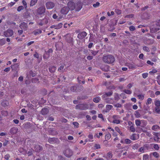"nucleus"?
Here are the masks:
<instances>
[{
  "mask_svg": "<svg viewBox=\"0 0 160 160\" xmlns=\"http://www.w3.org/2000/svg\"><path fill=\"white\" fill-rule=\"evenodd\" d=\"M102 60L104 62L108 64L112 63L115 60L114 56L111 55H104L103 57Z\"/></svg>",
  "mask_w": 160,
  "mask_h": 160,
  "instance_id": "obj_1",
  "label": "nucleus"
},
{
  "mask_svg": "<svg viewBox=\"0 0 160 160\" xmlns=\"http://www.w3.org/2000/svg\"><path fill=\"white\" fill-rule=\"evenodd\" d=\"M150 32L151 33L155 32L160 29L159 28L156 24L155 22H153L150 24Z\"/></svg>",
  "mask_w": 160,
  "mask_h": 160,
  "instance_id": "obj_2",
  "label": "nucleus"
},
{
  "mask_svg": "<svg viewBox=\"0 0 160 160\" xmlns=\"http://www.w3.org/2000/svg\"><path fill=\"white\" fill-rule=\"evenodd\" d=\"M63 153L66 157L70 158L73 155V152L69 148H67L63 150Z\"/></svg>",
  "mask_w": 160,
  "mask_h": 160,
  "instance_id": "obj_3",
  "label": "nucleus"
},
{
  "mask_svg": "<svg viewBox=\"0 0 160 160\" xmlns=\"http://www.w3.org/2000/svg\"><path fill=\"white\" fill-rule=\"evenodd\" d=\"M89 105L87 103H82L77 105L75 107L76 109L85 110L88 108Z\"/></svg>",
  "mask_w": 160,
  "mask_h": 160,
  "instance_id": "obj_4",
  "label": "nucleus"
},
{
  "mask_svg": "<svg viewBox=\"0 0 160 160\" xmlns=\"http://www.w3.org/2000/svg\"><path fill=\"white\" fill-rule=\"evenodd\" d=\"M46 8L44 6L39 7L36 10V13L38 15H43L45 13Z\"/></svg>",
  "mask_w": 160,
  "mask_h": 160,
  "instance_id": "obj_5",
  "label": "nucleus"
},
{
  "mask_svg": "<svg viewBox=\"0 0 160 160\" xmlns=\"http://www.w3.org/2000/svg\"><path fill=\"white\" fill-rule=\"evenodd\" d=\"M120 117L118 115H114L112 116L113 121L112 122L117 124L120 123Z\"/></svg>",
  "mask_w": 160,
  "mask_h": 160,
  "instance_id": "obj_6",
  "label": "nucleus"
},
{
  "mask_svg": "<svg viewBox=\"0 0 160 160\" xmlns=\"http://www.w3.org/2000/svg\"><path fill=\"white\" fill-rule=\"evenodd\" d=\"M66 41L69 43H72L73 42V38L72 37V34L71 33H68L65 35Z\"/></svg>",
  "mask_w": 160,
  "mask_h": 160,
  "instance_id": "obj_7",
  "label": "nucleus"
},
{
  "mask_svg": "<svg viewBox=\"0 0 160 160\" xmlns=\"http://www.w3.org/2000/svg\"><path fill=\"white\" fill-rule=\"evenodd\" d=\"M13 34V32L12 29H8L4 32V35L7 37L12 36Z\"/></svg>",
  "mask_w": 160,
  "mask_h": 160,
  "instance_id": "obj_8",
  "label": "nucleus"
},
{
  "mask_svg": "<svg viewBox=\"0 0 160 160\" xmlns=\"http://www.w3.org/2000/svg\"><path fill=\"white\" fill-rule=\"evenodd\" d=\"M68 7L71 10H73L76 8V4L72 1H70L68 3Z\"/></svg>",
  "mask_w": 160,
  "mask_h": 160,
  "instance_id": "obj_9",
  "label": "nucleus"
},
{
  "mask_svg": "<svg viewBox=\"0 0 160 160\" xmlns=\"http://www.w3.org/2000/svg\"><path fill=\"white\" fill-rule=\"evenodd\" d=\"M70 10V8L67 6L64 7L62 8L61 10V13L63 15L67 14Z\"/></svg>",
  "mask_w": 160,
  "mask_h": 160,
  "instance_id": "obj_10",
  "label": "nucleus"
},
{
  "mask_svg": "<svg viewBox=\"0 0 160 160\" xmlns=\"http://www.w3.org/2000/svg\"><path fill=\"white\" fill-rule=\"evenodd\" d=\"M55 6L54 2L49 1L46 3V6L47 9H51L53 8Z\"/></svg>",
  "mask_w": 160,
  "mask_h": 160,
  "instance_id": "obj_11",
  "label": "nucleus"
},
{
  "mask_svg": "<svg viewBox=\"0 0 160 160\" xmlns=\"http://www.w3.org/2000/svg\"><path fill=\"white\" fill-rule=\"evenodd\" d=\"M20 28L24 31H26L28 28L27 23L25 22H21L19 25Z\"/></svg>",
  "mask_w": 160,
  "mask_h": 160,
  "instance_id": "obj_12",
  "label": "nucleus"
},
{
  "mask_svg": "<svg viewBox=\"0 0 160 160\" xmlns=\"http://www.w3.org/2000/svg\"><path fill=\"white\" fill-rule=\"evenodd\" d=\"M87 35V34L85 32H82L78 34L77 37L80 39H83Z\"/></svg>",
  "mask_w": 160,
  "mask_h": 160,
  "instance_id": "obj_13",
  "label": "nucleus"
},
{
  "mask_svg": "<svg viewBox=\"0 0 160 160\" xmlns=\"http://www.w3.org/2000/svg\"><path fill=\"white\" fill-rule=\"evenodd\" d=\"M82 2L79 1L78 2L76 5V10L77 11H79L82 8Z\"/></svg>",
  "mask_w": 160,
  "mask_h": 160,
  "instance_id": "obj_14",
  "label": "nucleus"
},
{
  "mask_svg": "<svg viewBox=\"0 0 160 160\" xmlns=\"http://www.w3.org/2000/svg\"><path fill=\"white\" fill-rule=\"evenodd\" d=\"M152 143H146L144 144V147L145 148L146 150L152 151V150H153V148H152Z\"/></svg>",
  "mask_w": 160,
  "mask_h": 160,
  "instance_id": "obj_15",
  "label": "nucleus"
},
{
  "mask_svg": "<svg viewBox=\"0 0 160 160\" xmlns=\"http://www.w3.org/2000/svg\"><path fill=\"white\" fill-rule=\"evenodd\" d=\"M113 94V92L111 91L108 92H105L102 96V98H105L106 97H110Z\"/></svg>",
  "mask_w": 160,
  "mask_h": 160,
  "instance_id": "obj_16",
  "label": "nucleus"
},
{
  "mask_svg": "<svg viewBox=\"0 0 160 160\" xmlns=\"http://www.w3.org/2000/svg\"><path fill=\"white\" fill-rule=\"evenodd\" d=\"M139 138L138 134L135 133H133L130 136V139L134 141L138 140Z\"/></svg>",
  "mask_w": 160,
  "mask_h": 160,
  "instance_id": "obj_17",
  "label": "nucleus"
},
{
  "mask_svg": "<svg viewBox=\"0 0 160 160\" xmlns=\"http://www.w3.org/2000/svg\"><path fill=\"white\" fill-rule=\"evenodd\" d=\"M18 131V129L17 128H12L10 130V133L12 135H14L16 134Z\"/></svg>",
  "mask_w": 160,
  "mask_h": 160,
  "instance_id": "obj_18",
  "label": "nucleus"
},
{
  "mask_svg": "<svg viewBox=\"0 0 160 160\" xmlns=\"http://www.w3.org/2000/svg\"><path fill=\"white\" fill-rule=\"evenodd\" d=\"M62 26V23H59L57 25H52L50 26V28H54L55 29H59L61 28Z\"/></svg>",
  "mask_w": 160,
  "mask_h": 160,
  "instance_id": "obj_19",
  "label": "nucleus"
},
{
  "mask_svg": "<svg viewBox=\"0 0 160 160\" xmlns=\"http://www.w3.org/2000/svg\"><path fill=\"white\" fill-rule=\"evenodd\" d=\"M48 22V20L46 18H44L40 22L38 23V25L42 26L44 24H47Z\"/></svg>",
  "mask_w": 160,
  "mask_h": 160,
  "instance_id": "obj_20",
  "label": "nucleus"
},
{
  "mask_svg": "<svg viewBox=\"0 0 160 160\" xmlns=\"http://www.w3.org/2000/svg\"><path fill=\"white\" fill-rule=\"evenodd\" d=\"M153 135H154L153 137V139L156 142H158L159 141L160 138L158 137V133L157 132H154Z\"/></svg>",
  "mask_w": 160,
  "mask_h": 160,
  "instance_id": "obj_21",
  "label": "nucleus"
},
{
  "mask_svg": "<svg viewBox=\"0 0 160 160\" xmlns=\"http://www.w3.org/2000/svg\"><path fill=\"white\" fill-rule=\"evenodd\" d=\"M19 65L18 63H14L11 66V67L12 70H17V69L19 68Z\"/></svg>",
  "mask_w": 160,
  "mask_h": 160,
  "instance_id": "obj_22",
  "label": "nucleus"
},
{
  "mask_svg": "<svg viewBox=\"0 0 160 160\" xmlns=\"http://www.w3.org/2000/svg\"><path fill=\"white\" fill-rule=\"evenodd\" d=\"M34 149L36 152H39L40 151L42 150V148L39 145H35L34 147Z\"/></svg>",
  "mask_w": 160,
  "mask_h": 160,
  "instance_id": "obj_23",
  "label": "nucleus"
},
{
  "mask_svg": "<svg viewBox=\"0 0 160 160\" xmlns=\"http://www.w3.org/2000/svg\"><path fill=\"white\" fill-rule=\"evenodd\" d=\"M49 112V110L48 108H44L42 109L41 111V113L43 115H46Z\"/></svg>",
  "mask_w": 160,
  "mask_h": 160,
  "instance_id": "obj_24",
  "label": "nucleus"
},
{
  "mask_svg": "<svg viewBox=\"0 0 160 160\" xmlns=\"http://www.w3.org/2000/svg\"><path fill=\"white\" fill-rule=\"evenodd\" d=\"M42 31L40 29H37L34 30L33 32V33L35 35H37L41 33Z\"/></svg>",
  "mask_w": 160,
  "mask_h": 160,
  "instance_id": "obj_25",
  "label": "nucleus"
},
{
  "mask_svg": "<svg viewBox=\"0 0 160 160\" xmlns=\"http://www.w3.org/2000/svg\"><path fill=\"white\" fill-rule=\"evenodd\" d=\"M49 71L51 73L54 72L56 70V67L54 66H52L49 68Z\"/></svg>",
  "mask_w": 160,
  "mask_h": 160,
  "instance_id": "obj_26",
  "label": "nucleus"
},
{
  "mask_svg": "<svg viewBox=\"0 0 160 160\" xmlns=\"http://www.w3.org/2000/svg\"><path fill=\"white\" fill-rule=\"evenodd\" d=\"M71 90L73 92H77L78 91L77 90V85L73 86L71 88Z\"/></svg>",
  "mask_w": 160,
  "mask_h": 160,
  "instance_id": "obj_27",
  "label": "nucleus"
},
{
  "mask_svg": "<svg viewBox=\"0 0 160 160\" xmlns=\"http://www.w3.org/2000/svg\"><path fill=\"white\" fill-rule=\"evenodd\" d=\"M146 149L144 147V145L142 147H140L138 150V152H140L141 153H143L146 152Z\"/></svg>",
  "mask_w": 160,
  "mask_h": 160,
  "instance_id": "obj_28",
  "label": "nucleus"
},
{
  "mask_svg": "<svg viewBox=\"0 0 160 160\" xmlns=\"http://www.w3.org/2000/svg\"><path fill=\"white\" fill-rule=\"evenodd\" d=\"M152 148H154L156 150H158L159 149V145L156 143H152Z\"/></svg>",
  "mask_w": 160,
  "mask_h": 160,
  "instance_id": "obj_29",
  "label": "nucleus"
},
{
  "mask_svg": "<svg viewBox=\"0 0 160 160\" xmlns=\"http://www.w3.org/2000/svg\"><path fill=\"white\" fill-rule=\"evenodd\" d=\"M112 156V154L111 152H108L106 156V158L107 160H109L111 159Z\"/></svg>",
  "mask_w": 160,
  "mask_h": 160,
  "instance_id": "obj_30",
  "label": "nucleus"
},
{
  "mask_svg": "<svg viewBox=\"0 0 160 160\" xmlns=\"http://www.w3.org/2000/svg\"><path fill=\"white\" fill-rule=\"evenodd\" d=\"M115 130L116 131H117L118 132L119 134L122 136H124V134L123 133L121 132L119 128L118 127H116L115 128Z\"/></svg>",
  "mask_w": 160,
  "mask_h": 160,
  "instance_id": "obj_31",
  "label": "nucleus"
},
{
  "mask_svg": "<svg viewBox=\"0 0 160 160\" xmlns=\"http://www.w3.org/2000/svg\"><path fill=\"white\" fill-rule=\"evenodd\" d=\"M127 66L130 69H135L136 68L135 66L133 64L131 63H128Z\"/></svg>",
  "mask_w": 160,
  "mask_h": 160,
  "instance_id": "obj_32",
  "label": "nucleus"
},
{
  "mask_svg": "<svg viewBox=\"0 0 160 160\" xmlns=\"http://www.w3.org/2000/svg\"><path fill=\"white\" fill-rule=\"evenodd\" d=\"M111 137V134L108 132L105 135V140L108 141L109 140Z\"/></svg>",
  "mask_w": 160,
  "mask_h": 160,
  "instance_id": "obj_33",
  "label": "nucleus"
},
{
  "mask_svg": "<svg viewBox=\"0 0 160 160\" xmlns=\"http://www.w3.org/2000/svg\"><path fill=\"white\" fill-rule=\"evenodd\" d=\"M154 103L156 107H160V101L159 100H155Z\"/></svg>",
  "mask_w": 160,
  "mask_h": 160,
  "instance_id": "obj_34",
  "label": "nucleus"
},
{
  "mask_svg": "<svg viewBox=\"0 0 160 160\" xmlns=\"http://www.w3.org/2000/svg\"><path fill=\"white\" fill-rule=\"evenodd\" d=\"M38 0H31L30 5L31 7L35 5L37 3Z\"/></svg>",
  "mask_w": 160,
  "mask_h": 160,
  "instance_id": "obj_35",
  "label": "nucleus"
},
{
  "mask_svg": "<svg viewBox=\"0 0 160 160\" xmlns=\"http://www.w3.org/2000/svg\"><path fill=\"white\" fill-rule=\"evenodd\" d=\"M140 147V145L138 143H135L132 146V148L133 149H137Z\"/></svg>",
  "mask_w": 160,
  "mask_h": 160,
  "instance_id": "obj_36",
  "label": "nucleus"
},
{
  "mask_svg": "<svg viewBox=\"0 0 160 160\" xmlns=\"http://www.w3.org/2000/svg\"><path fill=\"white\" fill-rule=\"evenodd\" d=\"M152 102V99L151 98H148L146 102V104L147 105L150 104Z\"/></svg>",
  "mask_w": 160,
  "mask_h": 160,
  "instance_id": "obj_37",
  "label": "nucleus"
},
{
  "mask_svg": "<svg viewBox=\"0 0 160 160\" xmlns=\"http://www.w3.org/2000/svg\"><path fill=\"white\" fill-rule=\"evenodd\" d=\"M113 108V106L111 105L107 104L106 106V108L107 110L110 111Z\"/></svg>",
  "mask_w": 160,
  "mask_h": 160,
  "instance_id": "obj_38",
  "label": "nucleus"
},
{
  "mask_svg": "<svg viewBox=\"0 0 160 160\" xmlns=\"http://www.w3.org/2000/svg\"><path fill=\"white\" fill-rule=\"evenodd\" d=\"M101 98L99 97H98L93 98V101L96 103H98L100 100Z\"/></svg>",
  "mask_w": 160,
  "mask_h": 160,
  "instance_id": "obj_39",
  "label": "nucleus"
},
{
  "mask_svg": "<svg viewBox=\"0 0 160 160\" xmlns=\"http://www.w3.org/2000/svg\"><path fill=\"white\" fill-rule=\"evenodd\" d=\"M114 99L118 101L120 99L119 95L117 93H115L114 95Z\"/></svg>",
  "mask_w": 160,
  "mask_h": 160,
  "instance_id": "obj_40",
  "label": "nucleus"
},
{
  "mask_svg": "<svg viewBox=\"0 0 160 160\" xmlns=\"http://www.w3.org/2000/svg\"><path fill=\"white\" fill-rule=\"evenodd\" d=\"M113 99L112 98H108L106 101V103H107L113 104Z\"/></svg>",
  "mask_w": 160,
  "mask_h": 160,
  "instance_id": "obj_41",
  "label": "nucleus"
},
{
  "mask_svg": "<svg viewBox=\"0 0 160 160\" xmlns=\"http://www.w3.org/2000/svg\"><path fill=\"white\" fill-rule=\"evenodd\" d=\"M134 115L135 117L137 118H139L141 116V115L138 111H135Z\"/></svg>",
  "mask_w": 160,
  "mask_h": 160,
  "instance_id": "obj_42",
  "label": "nucleus"
},
{
  "mask_svg": "<svg viewBox=\"0 0 160 160\" xmlns=\"http://www.w3.org/2000/svg\"><path fill=\"white\" fill-rule=\"evenodd\" d=\"M135 124L137 126H140L141 122V121L139 120H136L135 121Z\"/></svg>",
  "mask_w": 160,
  "mask_h": 160,
  "instance_id": "obj_43",
  "label": "nucleus"
},
{
  "mask_svg": "<svg viewBox=\"0 0 160 160\" xmlns=\"http://www.w3.org/2000/svg\"><path fill=\"white\" fill-rule=\"evenodd\" d=\"M143 160H149V156L148 154L143 155Z\"/></svg>",
  "mask_w": 160,
  "mask_h": 160,
  "instance_id": "obj_44",
  "label": "nucleus"
},
{
  "mask_svg": "<svg viewBox=\"0 0 160 160\" xmlns=\"http://www.w3.org/2000/svg\"><path fill=\"white\" fill-rule=\"evenodd\" d=\"M155 111L157 113L160 114V107H156L155 108Z\"/></svg>",
  "mask_w": 160,
  "mask_h": 160,
  "instance_id": "obj_45",
  "label": "nucleus"
},
{
  "mask_svg": "<svg viewBox=\"0 0 160 160\" xmlns=\"http://www.w3.org/2000/svg\"><path fill=\"white\" fill-rule=\"evenodd\" d=\"M123 92L128 94H131L132 92L131 90L127 89L124 90Z\"/></svg>",
  "mask_w": 160,
  "mask_h": 160,
  "instance_id": "obj_46",
  "label": "nucleus"
},
{
  "mask_svg": "<svg viewBox=\"0 0 160 160\" xmlns=\"http://www.w3.org/2000/svg\"><path fill=\"white\" fill-rule=\"evenodd\" d=\"M24 7L22 6H19L17 8V11L18 12H20L21 10H23L24 9Z\"/></svg>",
  "mask_w": 160,
  "mask_h": 160,
  "instance_id": "obj_47",
  "label": "nucleus"
},
{
  "mask_svg": "<svg viewBox=\"0 0 160 160\" xmlns=\"http://www.w3.org/2000/svg\"><path fill=\"white\" fill-rule=\"evenodd\" d=\"M152 155L154 157L157 158H159V154L156 152H153L152 153Z\"/></svg>",
  "mask_w": 160,
  "mask_h": 160,
  "instance_id": "obj_48",
  "label": "nucleus"
},
{
  "mask_svg": "<svg viewBox=\"0 0 160 160\" xmlns=\"http://www.w3.org/2000/svg\"><path fill=\"white\" fill-rule=\"evenodd\" d=\"M159 128V126L157 125H153L152 128V129L154 131H156L157 129Z\"/></svg>",
  "mask_w": 160,
  "mask_h": 160,
  "instance_id": "obj_49",
  "label": "nucleus"
},
{
  "mask_svg": "<svg viewBox=\"0 0 160 160\" xmlns=\"http://www.w3.org/2000/svg\"><path fill=\"white\" fill-rule=\"evenodd\" d=\"M90 51L92 54L93 56H95L97 55L98 52V51H95L92 50H91Z\"/></svg>",
  "mask_w": 160,
  "mask_h": 160,
  "instance_id": "obj_50",
  "label": "nucleus"
},
{
  "mask_svg": "<svg viewBox=\"0 0 160 160\" xmlns=\"http://www.w3.org/2000/svg\"><path fill=\"white\" fill-rule=\"evenodd\" d=\"M5 43V40L4 39H2L0 40V45L1 46L4 45Z\"/></svg>",
  "mask_w": 160,
  "mask_h": 160,
  "instance_id": "obj_51",
  "label": "nucleus"
},
{
  "mask_svg": "<svg viewBox=\"0 0 160 160\" xmlns=\"http://www.w3.org/2000/svg\"><path fill=\"white\" fill-rule=\"evenodd\" d=\"M134 125H132L130 127V129L132 132H134L135 131V129L134 127Z\"/></svg>",
  "mask_w": 160,
  "mask_h": 160,
  "instance_id": "obj_52",
  "label": "nucleus"
},
{
  "mask_svg": "<svg viewBox=\"0 0 160 160\" xmlns=\"http://www.w3.org/2000/svg\"><path fill=\"white\" fill-rule=\"evenodd\" d=\"M22 3L23 4V5L24 6V7L25 9H26L27 8V3L26 2L25 0H22Z\"/></svg>",
  "mask_w": 160,
  "mask_h": 160,
  "instance_id": "obj_53",
  "label": "nucleus"
},
{
  "mask_svg": "<svg viewBox=\"0 0 160 160\" xmlns=\"http://www.w3.org/2000/svg\"><path fill=\"white\" fill-rule=\"evenodd\" d=\"M132 141L128 139H126L124 140V143L126 144H130Z\"/></svg>",
  "mask_w": 160,
  "mask_h": 160,
  "instance_id": "obj_54",
  "label": "nucleus"
},
{
  "mask_svg": "<svg viewBox=\"0 0 160 160\" xmlns=\"http://www.w3.org/2000/svg\"><path fill=\"white\" fill-rule=\"evenodd\" d=\"M139 99L141 100H142L144 99V96L142 94H139L137 96Z\"/></svg>",
  "mask_w": 160,
  "mask_h": 160,
  "instance_id": "obj_55",
  "label": "nucleus"
},
{
  "mask_svg": "<svg viewBox=\"0 0 160 160\" xmlns=\"http://www.w3.org/2000/svg\"><path fill=\"white\" fill-rule=\"evenodd\" d=\"M94 148L95 149H100L101 148V146L100 144H95L94 146Z\"/></svg>",
  "mask_w": 160,
  "mask_h": 160,
  "instance_id": "obj_56",
  "label": "nucleus"
},
{
  "mask_svg": "<svg viewBox=\"0 0 160 160\" xmlns=\"http://www.w3.org/2000/svg\"><path fill=\"white\" fill-rule=\"evenodd\" d=\"M55 138H51L48 139V142L51 144H52L53 142L55 140Z\"/></svg>",
  "mask_w": 160,
  "mask_h": 160,
  "instance_id": "obj_57",
  "label": "nucleus"
},
{
  "mask_svg": "<svg viewBox=\"0 0 160 160\" xmlns=\"http://www.w3.org/2000/svg\"><path fill=\"white\" fill-rule=\"evenodd\" d=\"M115 12L118 15L120 14L122 12L121 10L118 9H116Z\"/></svg>",
  "mask_w": 160,
  "mask_h": 160,
  "instance_id": "obj_58",
  "label": "nucleus"
},
{
  "mask_svg": "<svg viewBox=\"0 0 160 160\" xmlns=\"http://www.w3.org/2000/svg\"><path fill=\"white\" fill-rule=\"evenodd\" d=\"M143 50L147 52H149L150 51L149 48L146 46H144L143 47Z\"/></svg>",
  "mask_w": 160,
  "mask_h": 160,
  "instance_id": "obj_59",
  "label": "nucleus"
},
{
  "mask_svg": "<svg viewBox=\"0 0 160 160\" xmlns=\"http://www.w3.org/2000/svg\"><path fill=\"white\" fill-rule=\"evenodd\" d=\"M8 104V102L7 103H6V101H3L2 103V105L4 107H5L6 106H7Z\"/></svg>",
  "mask_w": 160,
  "mask_h": 160,
  "instance_id": "obj_60",
  "label": "nucleus"
},
{
  "mask_svg": "<svg viewBox=\"0 0 160 160\" xmlns=\"http://www.w3.org/2000/svg\"><path fill=\"white\" fill-rule=\"evenodd\" d=\"M100 5V3L99 2H97L95 3H94L93 4V6L94 8H97Z\"/></svg>",
  "mask_w": 160,
  "mask_h": 160,
  "instance_id": "obj_61",
  "label": "nucleus"
},
{
  "mask_svg": "<svg viewBox=\"0 0 160 160\" xmlns=\"http://www.w3.org/2000/svg\"><path fill=\"white\" fill-rule=\"evenodd\" d=\"M148 74L147 73H143L142 74V77L144 78H145L148 77Z\"/></svg>",
  "mask_w": 160,
  "mask_h": 160,
  "instance_id": "obj_62",
  "label": "nucleus"
},
{
  "mask_svg": "<svg viewBox=\"0 0 160 160\" xmlns=\"http://www.w3.org/2000/svg\"><path fill=\"white\" fill-rule=\"evenodd\" d=\"M155 22L156 24L159 28L160 27V20H158L156 22Z\"/></svg>",
  "mask_w": 160,
  "mask_h": 160,
  "instance_id": "obj_63",
  "label": "nucleus"
},
{
  "mask_svg": "<svg viewBox=\"0 0 160 160\" xmlns=\"http://www.w3.org/2000/svg\"><path fill=\"white\" fill-rule=\"evenodd\" d=\"M87 158V157H81L77 158V160H86Z\"/></svg>",
  "mask_w": 160,
  "mask_h": 160,
  "instance_id": "obj_64",
  "label": "nucleus"
}]
</instances>
